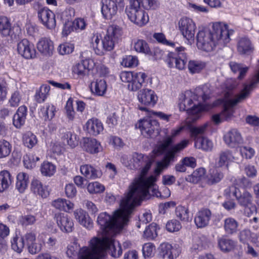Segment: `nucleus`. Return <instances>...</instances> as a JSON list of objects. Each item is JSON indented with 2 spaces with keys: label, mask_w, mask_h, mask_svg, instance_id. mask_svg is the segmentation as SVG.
Wrapping results in <instances>:
<instances>
[{
  "label": "nucleus",
  "mask_w": 259,
  "mask_h": 259,
  "mask_svg": "<svg viewBox=\"0 0 259 259\" xmlns=\"http://www.w3.org/2000/svg\"><path fill=\"white\" fill-rule=\"evenodd\" d=\"M90 88L92 92L98 96H103L107 89V84L104 79H97L91 82Z\"/></svg>",
  "instance_id": "obj_34"
},
{
  "label": "nucleus",
  "mask_w": 259,
  "mask_h": 259,
  "mask_svg": "<svg viewBox=\"0 0 259 259\" xmlns=\"http://www.w3.org/2000/svg\"><path fill=\"white\" fill-rule=\"evenodd\" d=\"M205 169L203 168H200L195 170L191 175L188 176L186 180L193 183H198L205 174Z\"/></svg>",
  "instance_id": "obj_49"
},
{
  "label": "nucleus",
  "mask_w": 259,
  "mask_h": 259,
  "mask_svg": "<svg viewBox=\"0 0 259 259\" xmlns=\"http://www.w3.org/2000/svg\"><path fill=\"white\" fill-rule=\"evenodd\" d=\"M223 172L216 167L211 168L207 176V182L209 185L219 183L223 178Z\"/></svg>",
  "instance_id": "obj_37"
},
{
  "label": "nucleus",
  "mask_w": 259,
  "mask_h": 259,
  "mask_svg": "<svg viewBox=\"0 0 259 259\" xmlns=\"http://www.w3.org/2000/svg\"><path fill=\"white\" fill-rule=\"evenodd\" d=\"M89 62L88 61H83L80 63L76 64L73 68V72L78 75L83 76L87 74L90 69L87 67Z\"/></svg>",
  "instance_id": "obj_51"
},
{
  "label": "nucleus",
  "mask_w": 259,
  "mask_h": 259,
  "mask_svg": "<svg viewBox=\"0 0 259 259\" xmlns=\"http://www.w3.org/2000/svg\"><path fill=\"white\" fill-rule=\"evenodd\" d=\"M166 229L169 232L179 231L182 228L181 223L177 220H171L167 222Z\"/></svg>",
  "instance_id": "obj_58"
},
{
  "label": "nucleus",
  "mask_w": 259,
  "mask_h": 259,
  "mask_svg": "<svg viewBox=\"0 0 259 259\" xmlns=\"http://www.w3.org/2000/svg\"><path fill=\"white\" fill-rule=\"evenodd\" d=\"M52 205L56 209L62 210L65 211H69L72 209L74 206L73 203L69 200L63 198H58L54 200L52 202Z\"/></svg>",
  "instance_id": "obj_39"
},
{
  "label": "nucleus",
  "mask_w": 259,
  "mask_h": 259,
  "mask_svg": "<svg viewBox=\"0 0 259 259\" xmlns=\"http://www.w3.org/2000/svg\"><path fill=\"white\" fill-rule=\"evenodd\" d=\"M218 246L225 252L230 251L235 247V242L231 239L222 237L218 239Z\"/></svg>",
  "instance_id": "obj_42"
},
{
  "label": "nucleus",
  "mask_w": 259,
  "mask_h": 259,
  "mask_svg": "<svg viewBox=\"0 0 259 259\" xmlns=\"http://www.w3.org/2000/svg\"><path fill=\"white\" fill-rule=\"evenodd\" d=\"M239 151L242 157L246 159H251L255 153L254 149L249 146L240 147Z\"/></svg>",
  "instance_id": "obj_61"
},
{
  "label": "nucleus",
  "mask_w": 259,
  "mask_h": 259,
  "mask_svg": "<svg viewBox=\"0 0 259 259\" xmlns=\"http://www.w3.org/2000/svg\"><path fill=\"white\" fill-rule=\"evenodd\" d=\"M228 25L221 22L212 24L209 29L199 31L197 35V46L203 51L210 52L218 45H225L229 42L230 35Z\"/></svg>",
  "instance_id": "obj_3"
},
{
  "label": "nucleus",
  "mask_w": 259,
  "mask_h": 259,
  "mask_svg": "<svg viewBox=\"0 0 259 259\" xmlns=\"http://www.w3.org/2000/svg\"><path fill=\"white\" fill-rule=\"evenodd\" d=\"M18 53L26 59H31L35 56V50L32 45L26 39H23L18 43Z\"/></svg>",
  "instance_id": "obj_17"
},
{
  "label": "nucleus",
  "mask_w": 259,
  "mask_h": 259,
  "mask_svg": "<svg viewBox=\"0 0 259 259\" xmlns=\"http://www.w3.org/2000/svg\"><path fill=\"white\" fill-rule=\"evenodd\" d=\"M22 99V95L18 91H15L11 96L9 100V103L11 107H17Z\"/></svg>",
  "instance_id": "obj_60"
},
{
  "label": "nucleus",
  "mask_w": 259,
  "mask_h": 259,
  "mask_svg": "<svg viewBox=\"0 0 259 259\" xmlns=\"http://www.w3.org/2000/svg\"><path fill=\"white\" fill-rule=\"evenodd\" d=\"M23 143L25 146L31 149L37 143V139L35 135L27 132L23 136Z\"/></svg>",
  "instance_id": "obj_47"
},
{
  "label": "nucleus",
  "mask_w": 259,
  "mask_h": 259,
  "mask_svg": "<svg viewBox=\"0 0 259 259\" xmlns=\"http://www.w3.org/2000/svg\"><path fill=\"white\" fill-rule=\"evenodd\" d=\"M121 34V30L118 27L110 26L108 28L106 34L102 39L107 51H110L114 49Z\"/></svg>",
  "instance_id": "obj_11"
},
{
  "label": "nucleus",
  "mask_w": 259,
  "mask_h": 259,
  "mask_svg": "<svg viewBox=\"0 0 259 259\" xmlns=\"http://www.w3.org/2000/svg\"><path fill=\"white\" fill-rule=\"evenodd\" d=\"M179 29L187 40H193L195 33L196 26L193 20L190 18H182L179 22Z\"/></svg>",
  "instance_id": "obj_12"
},
{
  "label": "nucleus",
  "mask_w": 259,
  "mask_h": 259,
  "mask_svg": "<svg viewBox=\"0 0 259 259\" xmlns=\"http://www.w3.org/2000/svg\"><path fill=\"white\" fill-rule=\"evenodd\" d=\"M87 189L90 193H99L103 192L105 188L103 185L96 182L90 183L87 187Z\"/></svg>",
  "instance_id": "obj_59"
},
{
  "label": "nucleus",
  "mask_w": 259,
  "mask_h": 259,
  "mask_svg": "<svg viewBox=\"0 0 259 259\" xmlns=\"http://www.w3.org/2000/svg\"><path fill=\"white\" fill-rule=\"evenodd\" d=\"M158 123L155 120L143 119L139 122V128L142 134L146 137H151L155 130L158 131Z\"/></svg>",
  "instance_id": "obj_16"
},
{
  "label": "nucleus",
  "mask_w": 259,
  "mask_h": 259,
  "mask_svg": "<svg viewBox=\"0 0 259 259\" xmlns=\"http://www.w3.org/2000/svg\"><path fill=\"white\" fill-rule=\"evenodd\" d=\"M74 215L80 224L88 229L92 227L93 223L90 220L89 215L84 210L81 209H76L74 212Z\"/></svg>",
  "instance_id": "obj_30"
},
{
  "label": "nucleus",
  "mask_w": 259,
  "mask_h": 259,
  "mask_svg": "<svg viewBox=\"0 0 259 259\" xmlns=\"http://www.w3.org/2000/svg\"><path fill=\"white\" fill-rule=\"evenodd\" d=\"M177 53H169L167 55L166 62L169 67H175L179 70L185 69L187 62L186 54L184 53L185 48L183 47L176 49Z\"/></svg>",
  "instance_id": "obj_9"
},
{
  "label": "nucleus",
  "mask_w": 259,
  "mask_h": 259,
  "mask_svg": "<svg viewBox=\"0 0 259 259\" xmlns=\"http://www.w3.org/2000/svg\"><path fill=\"white\" fill-rule=\"evenodd\" d=\"M40 159L39 157L35 155L31 156L26 155L24 158V163L27 168H32L35 166L36 162L39 161Z\"/></svg>",
  "instance_id": "obj_63"
},
{
  "label": "nucleus",
  "mask_w": 259,
  "mask_h": 259,
  "mask_svg": "<svg viewBox=\"0 0 259 259\" xmlns=\"http://www.w3.org/2000/svg\"><path fill=\"white\" fill-rule=\"evenodd\" d=\"M134 48L138 53L149 55L152 54L149 45L143 39H138L135 42Z\"/></svg>",
  "instance_id": "obj_41"
},
{
  "label": "nucleus",
  "mask_w": 259,
  "mask_h": 259,
  "mask_svg": "<svg viewBox=\"0 0 259 259\" xmlns=\"http://www.w3.org/2000/svg\"><path fill=\"white\" fill-rule=\"evenodd\" d=\"M172 138L170 136L166 137L162 142L158 144L157 146V151L159 153H162L164 152L168 147L172 143Z\"/></svg>",
  "instance_id": "obj_62"
},
{
  "label": "nucleus",
  "mask_w": 259,
  "mask_h": 259,
  "mask_svg": "<svg viewBox=\"0 0 259 259\" xmlns=\"http://www.w3.org/2000/svg\"><path fill=\"white\" fill-rule=\"evenodd\" d=\"M195 147L205 151L211 150L213 147L212 142L203 137L197 138L195 142Z\"/></svg>",
  "instance_id": "obj_45"
},
{
  "label": "nucleus",
  "mask_w": 259,
  "mask_h": 259,
  "mask_svg": "<svg viewBox=\"0 0 259 259\" xmlns=\"http://www.w3.org/2000/svg\"><path fill=\"white\" fill-rule=\"evenodd\" d=\"M21 34L18 27H12L9 19L6 16L0 17V34L3 37H9L12 41L18 40Z\"/></svg>",
  "instance_id": "obj_10"
},
{
  "label": "nucleus",
  "mask_w": 259,
  "mask_h": 259,
  "mask_svg": "<svg viewBox=\"0 0 259 259\" xmlns=\"http://www.w3.org/2000/svg\"><path fill=\"white\" fill-rule=\"evenodd\" d=\"M64 138L67 140L68 144L71 148H74L78 145V138L75 134L71 132H67L65 133Z\"/></svg>",
  "instance_id": "obj_56"
},
{
  "label": "nucleus",
  "mask_w": 259,
  "mask_h": 259,
  "mask_svg": "<svg viewBox=\"0 0 259 259\" xmlns=\"http://www.w3.org/2000/svg\"><path fill=\"white\" fill-rule=\"evenodd\" d=\"M85 126L88 132L93 136L99 135L103 130L102 123L97 119H89Z\"/></svg>",
  "instance_id": "obj_26"
},
{
  "label": "nucleus",
  "mask_w": 259,
  "mask_h": 259,
  "mask_svg": "<svg viewBox=\"0 0 259 259\" xmlns=\"http://www.w3.org/2000/svg\"><path fill=\"white\" fill-rule=\"evenodd\" d=\"M50 87L47 84H42L36 92L35 98L38 103L44 102L49 95Z\"/></svg>",
  "instance_id": "obj_46"
},
{
  "label": "nucleus",
  "mask_w": 259,
  "mask_h": 259,
  "mask_svg": "<svg viewBox=\"0 0 259 259\" xmlns=\"http://www.w3.org/2000/svg\"><path fill=\"white\" fill-rule=\"evenodd\" d=\"M235 159L232 152L229 150L221 151L219 154L216 165L218 167H222L228 163L233 162Z\"/></svg>",
  "instance_id": "obj_28"
},
{
  "label": "nucleus",
  "mask_w": 259,
  "mask_h": 259,
  "mask_svg": "<svg viewBox=\"0 0 259 259\" xmlns=\"http://www.w3.org/2000/svg\"><path fill=\"white\" fill-rule=\"evenodd\" d=\"M229 66L233 72H239V75L238 77V78L239 79H242L245 76L248 70V67H243L241 64L238 63L235 61L230 62Z\"/></svg>",
  "instance_id": "obj_43"
},
{
  "label": "nucleus",
  "mask_w": 259,
  "mask_h": 259,
  "mask_svg": "<svg viewBox=\"0 0 259 259\" xmlns=\"http://www.w3.org/2000/svg\"><path fill=\"white\" fill-rule=\"evenodd\" d=\"M27 109L25 106H20L13 116V124L16 128H20L25 123Z\"/></svg>",
  "instance_id": "obj_25"
},
{
  "label": "nucleus",
  "mask_w": 259,
  "mask_h": 259,
  "mask_svg": "<svg viewBox=\"0 0 259 259\" xmlns=\"http://www.w3.org/2000/svg\"><path fill=\"white\" fill-rule=\"evenodd\" d=\"M80 170L87 179L95 180L101 176V172L90 164H84L80 166Z\"/></svg>",
  "instance_id": "obj_29"
},
{
  "label": "nucleus",
  "mask_w": 259,
  "mask_h": 259,
  "mask_svg": "<svg viewBox=\"0 0 259 259\" xmlns=\"http://www.w3.org/2000/svg\"><path fill=\"white\" fill-rule=\"evenodd\" d=\"M102 13L104 17L110 19L114 16L117 11V6L113 0H102Z\"/></svg>",
  "instance_id": "obj_20"
},
{
  "label": "nucleus",
  "mask_w": 259,
  "mask_h": 259,
  "mask_svg": "<svg viewBox=\"0 0 259 259\" xmlns=\"http://www.w3.org/2000/svg\"><path fill=\"white\" fill-rule=\"evenodd\" d=\"M159 250L163 259H174L179 255V251L174 249L171 245L168 243L161 244Z\"/></svg>",
  "instance_id": "obj_22"
},
{
  "label": "nucleus",
  "mask_w": 259,
  "mask_h": 259,
  "mask_svg": "<svg viewBox=\"0 0 259 259\" xmlns=\"http://www.w3.org/2000/svg\"><path fill=\"white\" fill-rule=\"evenodd\" d=\"M208 124V122H206L199 126H195L192 125L190 120L186 122V129L189 131L191 137L194 138L195 141L198 138V136L201 135L205 132Z\"/></svg>",
  "instance_id": "obj_24"
},
{
  "label": "nucleus",
  "mask_w": 259,
  "mask_h": 259,
  "mask_svg": "<svg viewBox=\"0 0 259 259\" xmlns=\"http://www.w3.org/2000/svg\"><path fill=\"white\" fill-rule=\"evenodd\" d=\"M157 225L152 223L147 227L144 232V236L149 239H153L157 236Z\"/></svg>",
  "instance_id": "obj_53"
},
{
  "label": "nucleus",
  "mask_w": 259,
  "mask_h": 259,
  "mask_svg": "<svg viewBox=\"0 0 259 259\" xmlns=\"http://www.w3.org/2000/svg\"><path fill=\"white\" fill-rule=\"evenodd\" d=\"M138 99L140 103L146 106H154L157 101V97L151 89H144L138 93Z\"/></svg>",
  "instance_id": "obj_14"
},
{
  "label": "nucleus",
  "mask_w": 259,
  "mask_h": 259,
  "mask_svg": "<svg viewBox=\"0 0 259 259\" xmlns=\"http://www.w3.org/2000/svg\"><path fill=\"white\" fill-rule=\"evenodd\" d=\"M100 144L95 139L86 138L83 140L82 148L83 150L91 154L99 152Z\"/></svg>",
  "instance_id": "obj_31"
},
{
  "label": "nucleus",
  "mask_w": 259,
  "mask_h": 259,
  "mask_svg": "<svg viewBox=\"0 0 259 259\" xmlns=\"http://www.w3.org/2000/svg\"><path fill=\"white\" fill-rule=\"evenodd\" d=\"M114 236L105 235L102 238H94L90 241L91 249L83 247L80 250L79 259H99L104 255L108 250L111 256L118 257L122 254V248L118 242L113 237Z\"/></svg>",
  "instance_id": "obj_4"
},
{
  "label": "nucleus",
  "mask_w": 259,
  "mask_h": 259,
  "mask_svg": "<svg viewBox=\"0 0 259 259\" xmlns=\"http://www.w3.org/2000/svg\"><path fill=\"white\" fill-rule=\"evenodd\" d=\"M24 247V238L14 237L12 242V248L15 251L20 253Z\"/></svg>",
  "instance_id": "obj_55"
},
{
  "label": "nucleus",
  "mask_w": 259,
  "mask_h": 259,
  "mask_svg": "<svg viewBox=\"0 0 259 259\" xmlns=\"http://www.w3.org/2000/svg\"><path fill=\"white\" fill-rule=\"evenodd\" d=\"M238 227V222L234 218L229 217L224 221L223 228L225 233L228 235H232L237 233Z\"/></svg>",
  "instance_id": "obj_32"
},
{
  "label": "nucleus",
  "mask_w": 259,
  "mask_h": 259,
  "mask_svg": "<svg viewBox=\"0 0 259 259\" xmlns=\"http://www.w3.org/2000/svg\"><path fill=\"white\" fill-rule=\"evenodd\" d=\"M12 151V145L9 142L4 139L0 140V158L8 156Z\"/></svg>",
  "instance_id": "obj_48"
},
{
  "label": "nucleus",
  "mask_w": 259,
  "mask_h": 259,
  "mask_svg": "<svg viewBox=\"0 0 259 259\" xmlns=\"http://www.w3.org/2000/svg\"><path fill=\"white\" fill-rule=\"evenodd\" d=\"M91 43L95 53L99 56L105 54L107 50L104 47L103 41H101L100 37L97 34H94L91 38Z\"/></svg>",
  "instance_id": "obj_35"
},
{
  "label": "nucleus",
  "mask_w": 259,
  "mask_h": 259,
  "mask_svg": "<svg viewBox=\"0 0 259 259\" xmlns=\"http://www.w3.org/2000/svg\"><path fill=\"white\" fill-rule=\"evenodd\" d=\"M12 179L10 173L7 170L0 172V193L7 189L12 183Z\"/></svg>",
  "instance_id": "obj_40"
},
{
  "label": "nucleus",
  "mask_w": 259,
  "mask_h": 259,
  "mask_svg": "<svg viewBox=\"0 0 259 259\" xmlns=\"http://www.w3.org/2000/svg\"><path fill=\"white\" fill-rule=\"evenodd\" d=\"M238 203L242 206L247 207L251 205L253 200V196L251 193L246 190L243 191L236 196Z\"/></svg>",
  "instance_id": "obj_38"
},
{
  "label": "nucleus",
  "mask_w": 259,
  "mask_h": 259,
  "mask_svg": "<svg viewBox=\"0 0 259 259\" xmlns=\"http://www.w3.org/2000/svg\"><path fill=\"white\" fill-rule=\"evenodd\" d=\"M124 197L121 199L120 209L116 210L113 215L106 212L101 213L97 218V223L103 231V236H115L124 225H126L133 210Z\"/></svg>",
  "instance_id": "obj_2"
},
{
  "label": "nucleus",
  "mask_w": 259,
  "mask_h": 259,
  "mask_svg": "<svg viewBox=\"0 0 259 259\" xmlns=\"http://www.w3.org/2000/svg\"><path fill=\"white\" fill-rule=\"evenodd\" d=\"M224 140L230 147L233 148L241 144L243 139L240 133L236 129H232L224 135Z\"/></svg>",
  "instance_id": "obj_19"
},
{
  "label": "nucleus",
  "mask_w": 259,
  "mask_h": 259,
  "mask_svg": "<svg viewBox=\"0 0 259 259\" xmlns=\"http://www.w3.org/2000/svg\"><path fill=\"white\" fill-rule=\"evenodd\" d=\"M82 248L79 249V245L76 242H73L68 246L66 254L69 257H73L78 254V257L79 259V254Z\"/></svg>",
  "instance_id": "obj_54"
},
{
  "label": "nucleus",
  "mask_w": 259,
  "mask_h": 259,
  "mask_svg": "<svg viewBox=\"0 0 259 259\" xmlns=\"http://www.w3.org/2000/svg\"><path fill=\"white\" fill-rule=\"evenodd\" d=\"M175 212L177 217L182 221L188 222L189 210L187 208L182 205H179L176 207Z\"/></svg>",
  "instance_id": "obj_52"
},
{
  "label": "nucleus",
  "mask_w": 259,
  "mask_h": 259,
  "mask_svg": "<svg viewBox=\"0 0 259 259\" xmlns=\"http://www.w3.org/2000/svg\"><path fill=\"white\" fill-rule=\"evenodd\" d=\"M66 114L70 120H73L74 118L75 111L73 107V100L69 98L67 101L65 106Z\"/></svg>",
  "instance_id": "obj_64"
},
{
  "label": "nucleus",
  "mask_w": 259,
  "mask_h": 259,
  "mask_svg": "<svg viewBox=\"0 0 259 259\" xmlns=\"http://www.w3.org/2000/svg\"><path fill=\"white\" fill-rule=\"evenodd\" d=\"M188 143V140H184L171 147L166 154L164 161L157 162L156 167L155 169V174L159 175L163 169L168 165L170 161L174 158L176 154L180 152L186 147Z\"/></svg>",
  "instance_id": "obj_8"
},
{
  "label": "nucleus",
  "mask_w": 259,
  "mask_h": 259,
  "mask_svg": "<svg viewBox=\"0 0 259 259\" xmlns=\"http://www.w3.org/2000/svg\"><path fill=\"white\" fill-rule=\"evenodd\" d=\"M36 221V217L31 214L22 215L19 219V223L23 226L34 225Z\"/></svg>",
  "instance_id": "obj_57"
},
{
  "label": "nucleus",
  "mask_w": 259,
  "mask_h": 259,
  "mask_svg": "<svg viewBox=\"0 0 259 259\" xmlns=\"http://www.w3.org/2000/svg\"><path fill=\"white\" fill-rule=\"evenodd\" d=\"M258 82H259V70L256 74V81L251 82L249 85H245L240 93L237 95L234 99H226V100L222 99H218L212 104L204 105L203 109L208 111L214 107L223 105L224 110L221 113L222 118L226 120L230 119L235 111L234 107L238 103L243 102L248 97L250 90L254 87L255 84ZM229 96V93L227 92L225 94V97L227 98Z\"/></svg>",
  "instance_id": "obj_5"
},
{
  "label": "nucleus",
  "mask_w": 259,
  "mask_h": 259,
  "mask_svg": "<svg viewBox=\"0 0 259 259\" xmlns=\"http://www.w3.org/2000/svg\"><path fill=\"white\" fill-rule=\"evenodd\" d=\"M56 171V166L51 162H44L41 166V172L45 176H52Z\"/></svg>",
  "instance_id": "obj_50"
},
{
  "label": "nucleus",
  "mask_w": 259,
  "mask_h": 259,
  "mask_svg": "<svg viewBox=\"0 0 259 259\" xmlns=\"http://www.w3.org/2000/svg\"><path fill=\"white\" fill-rule=\"evenodd\" d=\"M146 77L147 75L145 73H135L134 79L127 85L128 89L134 92L139 90L142 87Z\"/></svg>",
  "instance_id": "obj_27"
},
{
  "label": "nucleus",
  "mask_w": 259,
  "mask_h": 259,
  "mask_svg": "<svg viewBox=\"0 0 259 259\" xmlns=\"http://www.w3.org/2000/svg\"><path fill=\"white\" fill-rule=\"evenodd\" d=\"M31 191L35 195L41 198H47L50 194L48 186L44 185L42 183L37 179H33L30 185Z\"/></svg>",
  "instance_id": "obj_21"
},
{
  "label": "nucleus",
  "mask_w": 259,
  "mask_h": 259,
  "mask_svg": "<svg viewBox=\"0 0 259 259\" xmlns=\"http://www.w3.org/2000/svg\"><path fill=\"white\" fill-rule=\"evenodd\" d=\"M55 219L57 225L63 232L69 233L72 231L74 223L72 219L67 213H56Z\"/></svg>",
  "instance_id": "obj_15"
},
{
  "label": "nucleus",
  "mask_w": 259,
  "mask_h": 259,
  "mask_svg": "<svg viewBox=\"0 0 259 259\" xmlns=\"http://www.w3.org/2000/svg\"><path fill=\"white\" fill-rule=\"evenodd\" d=\"M37 14L39 20L47 28L52 29L56 26L55 15L48 8H40L38 10Z\"/></svg>",
  "instance_id": "obj_13"
},
{
  "label": "nucleus",
  "mask_w": 259,
  "mask_h": 259,
  "mask_svg": "<svg viewBox=\"0 0 259 259\" xmlns=\"http://www.w3.org/2000/svg\"><path fill=\"white\" fill-rule=\"evenodd\" d=\"M206 88H197L195 92L191 91H186L181 96L182 101L179 103V108L181 111H186L188 114L193 115L190 117L192 121L194 122L199 118L198 113L200 112L201 108L197 105L199 104H193V101H198L201 99L202 101L205 102L209 98L207 93Z\"/></svg>",
  "instance_id": "obj_6"
},
{
  "label": "nucleus",
  "mask_w": 259,
  "mask_h": 259,
  "mask_svg": "<svg viewBox=\"0 0 259 259\" xmlns=\"http://www.w3.org/2000/svg\"><path fill=\"white\" fill-rule=\"evenodd\" d=\"M29 181L28 175L25 172H21L17 176L16 188L21 193H23L26 189Z\"/></svg>",
  "instance_id": "obj_36"
},
{
  "label": "nucleus",
  "mask_w": 259,
  "mask_h": 259,
  "mask_svg": "<svg viewBox=\"0 0 259 259\" xmlns=\"http://www.w3.org/2000/svg\"><path fill=\"white\" fill-rule=\"evenodd\" d=\"M140 0H131L125 12L130 20L139 26L145 25L149 21L146 13L140 7Z\"/></svg>",
  "instance_id": "obj_7"
},
{
  "label": "nucleus",
  "mask_w": 259,
  "mask_h": 259,
  "mask_svg": "<svg viewBox=\"0 0 259 259\" xmlns=\"http://www.w3.org/2000/svg\"><path fill=\"white\" fill-rule=\"evenodd\" d=\"M205 67V63L196 60H190L188 65V70L191 74L199 73Z\"/></svg>",
  "instance_id": "obj_44"
},
{
  "label": "nucleus",
  "mask_w": 259,
  "mask_h": 259,
  "mask_svg": "<svg viewBox=\"0 0 259 259\" xmlns=\"http://www.w3.org/2000/svg\"><path fill=\"white\" fill-rule=\"evenodd\" d=\"M37 48L39 52L45 56H50L54 50V44L47 38H42L37 44Z\"/></svg>",
  "instance_id": "obj_23"
},
{
  "label": "nucleus",
  "mask_w": 259,
  "mask_h": 259,
  "mask_svg": "<svg viewBox=\"0 0 259 259\" xmlns=\"http://www.w3.org/2000/svg\"><path fill=\"white\" fill-rule=\"evenodd\" d=\"M212 213L208 208H202L197 212L194 222L198 228H202L207 226L211 218Z\"/></svg>",
  "instance_id": "obj_18"
},
{
  "label": "nucleus",
  "mask_w": 259,
  "mask_h": 259,
  "mask_svg": "<svg viewBox=\"0 0 259 259\" xmlns=\"http://www.w3.org/2000/svg\"><path fill=\"white\" fill-rule=\"evenodd\" d=\"M253 50V48L250 40L246 37L241 38L237 45V50L242 55L249 54Z\"/></svg>",
  "instance_id": "obj_33"
},
{
  "label": "nucleus",
  "mask_w": 259,
  "mask_h": 259,
  "mask_svg": "<svg viewBox=\"0 0 259 259\" xmlns=\"http://www.w3.org/2000/svg\"><path fill=\"white\" fill-rule=\"evenodd\" d=\"M155 181L156 179L153 176L148 178L141 177L135 180L129 186L128 191L125 194L124 198H127V202L133 211L135 206L139 205L142 200L149 199L150 196L162 197L158 190V187L155 184ZM164 191L166 192L167 196H169V189L166 188Z\"/></svg>",
  "instance_id": "obj_1"
}]
</instances>
